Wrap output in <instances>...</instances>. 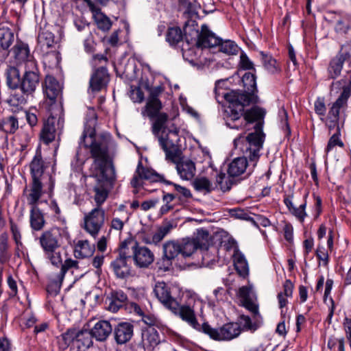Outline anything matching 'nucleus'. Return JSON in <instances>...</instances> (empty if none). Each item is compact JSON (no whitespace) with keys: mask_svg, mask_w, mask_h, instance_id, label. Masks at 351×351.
Masks as SVG:
<instances>
[{"mask_svg":"<svg viewBox=\"0 0 351 351\" xmlns=\"http://www.w3.org/2000/svg\"><path fill=\"white\" fill-rule=\"evenodd\" d=\"M80 143L89 149L93 162L90 167L92 177H102L107 180H116L115 169L112 162L117 144L108 132L96 134L93 128H86Z\"/></svg>","mask_w":351,"mask_h":351,"instance_id":"obj_1","label":"nucleus"},{"mask_svg":"<svg viewBox=\"0 0 351 351\" xmlns=\"http://www.w3.org/2000/svg\"><path fill=\"white\" fill-rule=\"evenodd\" d=\"M228 106L225 110L226 125L231 129L245 128L247 123L263 119L265 112L258 107H253L244 112V108L255 102L253 95H247L237 90L221 93Z\"/></svg>","mask_w":351,"mask_h":351,"instance_id":"obj_2","label":"nucleus"},{"mask_svg":"<svg viewBox=\"0 0 351 351\" xmlns=\"http://www.w3.org/2000/svg\"><path fill=\"white\" fill-rule=\"evenodd\" d=\"M264 137L259 124H257L254 132L249 134L247 136H240L234 139L235 148L240 150L243 156L234 158L229 164L228 173L230 177H237L244 173L248 165H252V169L256 167L260 158L259 152L263 147Z\"/></svg>","mask_w":351,"mask_h":351,"instance_id":"obj_3","label":"nucleus"},{"mask_svg":"<svg viewBox=\"0 0 351 351\" xmlns=\"http://www.w3.org/2000/svg\"><path fill=\"white\" fill-rule=\"evenodd\" d=\"M193 34L195 38V45L200 48H213L217 47L219 51L227 55H235L239 51L237 45L230 40L223 41L215 36L205 24L201 27V31L193 28Z\"/></svg>","mask_w":351,"mask_h":351,"instance_id":"obj_4","label":"nucleus"},{"mask_svg":"<svg viewBox=\"0 0 351 351\" xmlns=\"http://www.w3.org/2000/svg\"><path fill=\"white\" fill-rule=\"evenodd\" d=\"M61 232L58 228H52L44 231L39 237V243L45 258L56 267L62 263V253L58 250L61 245Z\"/></svg>","mask_w":351,"mask_h":351,"instance_id":"obj_5","label":"nucleus"},{"mask_svg":"<svg viewBox=\"0 0 351 351\" xmlns=\"http://www.w3.org/2000/svg\"><path fill=\"white\" fill-rule=\"evenodd\" d=\"M40 82V72L37 62H29L25 66L21 76L19 89L23 95L17 100L19 104H25L26 98L33 97Z\"/></svg>","mask_w":351,"mask_h":351,"instance_id":"obj_6","label":"nucleus"},{"mask_svg":"<svg viewBox=\"0 0 351 351\" xmlns=\"http://www.w3.org/2000/svg\"><path fill=\"white\" fill-rule=\"evenodd\" d=\"M340 89H342L341 95L332 104L328 111V119L332 123L330 125V128L336 125L339 120L340 110L347 105L348 99L351 94V80L343 78L332 83V91Z\"/></svg>","mask_w":351,"mask_h":351,"instance_id":"obj_7","label":"nucleus"},{"mask_svg":"<svg viewBox=\"0 0 351 351\" xmlns=\"http://www.w3.org/2000/svg\"><path fill=\"white\" fill-rule=\"evenodd\" d=\"M241 332L239 323H227L219 328H213L207 323L203 324V332L217 341L231 340L237 337Z\"/></svg>","mask_w":351,"mask_h":351,"instance_id":"obj_8","label":"nucleus"},{"mask_svg":"<svg viewBox=\"0 0 351 351\" xmlns=\"http://www.w3.org/2000/svg\"><path fill=\"white\" fill-rule=\"evenodd\" d=\"M162 108L160 100L147 99L145 108L142 110L143 116L147 115L150 119L156 118L152 125V132L158 136L160 130L164 128L165 123L168 120V116L166 113L160 112Z\"/></svg>","mask_w":351,"mask_h":351,"instance_id":"obj_9","label":"nucleus"},{"mask_svg":"<svg viewBox=\"0 0 351 351\" xmlns=\"http://www.w3.org/2000/svg\"><path fill=\"white\" fill-rule=\"evenodd\" d=\"M105 222V211L101 207H96L85 214L83 228L93 238H96Z\"/></svg>","mask_w":351,"mask_h":351,"instance_id":"obj_10","label":"nucleus"},{"mask_svg":"<svg viewBox=\"0 0 351 351\" xmlns=\"http://www.w3.org/2000/svg\"><path fill=\"white\" fill-rule=\"evenodd\" d=\"M170 309L171 312L178 315L194 329L203 332V324L200 325L196 318L194 309L188 305H180L178 302H173Z\"/></svg>","mask_w":351,"mask_h":351,"instance_id":"obj_11","label":"nucleus"},{"mask_svg":"<svg viewBox=\"0 0 351 351\" xmlns=\"http://www.w3.org/2000/svg\"><path fill=\"white\" fill-rule=\"evenodd\" d=\"M32 180H38L48 182V190L51 193L54 186V180L50 174L44 173V162L40 154H36L30 165Z\"/></svg>","mask_w":351,"mask_h":351,"instance_id":"obj_12","label":"nucleus"},{"mask_svg":"<svg viewBox=\"0 0 351 351\" xmlns=\"http://www.w3.org/2000/svg\"><path fill=\"white\" fill-rule=\"evenodd\" d=\"M347 56H351V42L342 46L341 53L331 60L328 68L330 78L335 79L341 74Z\"/></svg>","mask_w":351,"mask_h":351,"instance_id":"obj_13","label":"nucleus"},{"mask_svg":"<svg viewBox=\"0 0 351 351\" xmlns=\"http://www.w3.org/2000/svg\"><path fill=\"white\" fill-rule=\"evenodd\" d=\"M132 259L136 267L147 268L154 262V255L147 247L136 243L132 247Z\"/></svg>","mask_w":351,"mask_h":351,"instance_id":"obj_14","label":"nucleus"},{"mask_svg":"<svg viewBox=\"0 0 351 351\" xmlns=\"http://www.w3.org/2000/svg\"><path fill=\"white\" fill-rule=\"evenodd\" d=\"M79 0H73L77 3ZM88 7L93 14V17L98 29L103 32H108L112 27V23L109 17L101 11L92 0H82Z\"/></svg>","mask_w":351,"mask_h":351,"instance_id":"obj_15","label":"nucleus"},{"mask_svg":"<svg viewBox=\"0 0 351 351\" xmlns=\"http://www.w3.org/2000/svg\"><path fill=\"white\" fill-rule=\"evenodd\" d=\"M60 265H61V269L53 285L56 287L55 294L59 292L62 282L68 270L71 269H79L82 272L80 276H84L88 272V266H82L79 261L72 258L66 259L64 263H62Z\"/></svg>","mask_w":351,"mask_h":351,"instance_id":"obj_16","label":"nucleus"},{"mask_svg":"<svg viewBox=\"0 0 351 351\" xmlns=\"http://www.w3.org/2000/svg\"><path fill=\"white\" fill-rule=\"evenodd\" d=\"M48 186V182L38 180H32L29 187L23 190V195L31 206H36L43 193V186Z\"/></svg>","mask_w":351,"mask_h":351,"instance_id":"obj_17","label":"nucleus"},{"mask_svg":"<svg viewBox=\"0 0 351 351\" xmlns=\"http://www.w3.org/2000/svg\"><path fill=\"white\" fill-rule=\"evenodd\" d=\"M130 256L120 253L119 256L111 263V267L115 275L119 278H125L131 275L132 270L129 262L131 263Z\"/></svg>","mask_w":351,"mask_h":351,"instance_id":"obj_18","label":"nucleus"},{"mask_svg":"<svg viewBox=\"0 0 351 351\" xmlns=\"http://www.w3.org/2000/svg\"><path fill=\"white\" fill-rule=\"evenodd\" d=\"M238 295L245 308L255 315H258V306L256 303V297L251 287L243 286L240 287L238 291Z\"/></svg>","mask_w":351,"mask_h":351,"instance_id":"obj_19","label":"nucleus"},{"mask_svg":"<svg viewBox=\"0 0 351 351\" xmlns=\"http://www.w3.org/2000/svg\"><path fill=\"white\" fill-rule=\"evenodd\" d=\"M97 178V184L93 186V199L96 203L97 207L101 206L105 202L108 196V184H112L114 180H107L102 177H95Z\"/></svg>","mask_w":351,"mask_h":351,"instance_id":"obj_20","label":"nucleus"},{"mask_svg":"<svg viewBox=\"0 0 351 351\" xmlns=\"http://www.w3.org/2000/svg\"><path fill=\"white\" fill-rule=\"evenodd\" d=\"M154 293L158 300L169 310L171 308L173 302H177L171 296L170 288L165 282H158L156 283Z\"/></svg>","mask_w":351,"mask_h":351,"instance_id":"obj_21","label":"nucleus"},{"mask_svg":"<svg viewBox=\"0 0 351 351\" xmlns=\"http://www.w3.org/2000/svg\"><path fill=\"white\" fill-rule=\"evenodd\" d=\"M134 326L130 322L119 323L114 328V336L118 344L128 342L133 336Z\"/></svg>","mask_w":351,"mask_h":351,"instance_id":"obj_22","label":"nucleus"},{"mask_svg":"<svg viewBox=\"0 0 351 351\" xmlns=\"http://www.w3.org/2000/svg\"><path fill=\"white\" fill-rule=\"evenodd\" d=\"M13 56L17 64H23L24 67L29 62H37L30 53L27 44L19 42L12 49Z\"/></svg>","mask_w":351,"mask_h":351,"instance_id":"obj_23","label":"nucleus"},{"mask_svg":"<svg viewBox=\"0 0 351 351\" xmlns=\"http://www.w3.org/2000/svg\"><path fill=\"white\" fill-rule=\"evenodd\" d=\"M109 75L106 68L101 66L93 74L90 80V88L93 91L98 92L106 86Z\"/></svg>","mask_w":351,"mask_h":351,"instance_id":"obj_24","label":"nucleus"},{"mask_svg":"<svg viewBox=\"0 0 351 351\" xmlns=\"http://www.w3.org/2000/svg\"><path fill=\"white\" fill-rule=\"evenodd\" d=\"M158 141L165 152L166 159L178 164L180 161L181 152L177 146L172 141H169L168 138L160 137Z\"/></svg>","mask_w":351,"mask_h":351,"instance_id":"obj_25","label":"nucleus"},{"mask_svg":"<svg viewBox=\"0 0 351 351\" xmlns=\"http://www.w3.org/2000/svg\"><path fill=\"white\" fill-rule=\"evenodd\" d=\"M112 331L110 323L106 320H99L91 328V334L97 341H104Z\"/></svg>","mask_w":351,"mask_h":351,"instance_id":"obj_26","label":"nucleus"},{"mask_svg":"<svg viewBox=\"0 0 351 351\" xmlns=\"http://www.w3.org/2000/svg\"><path fill=\"white\" fill-rule=\"evenodd\" d=\"M95 250V245L90 244L86 239L78 240L74 242L73 254L76 258H89L93 255Z\"/></svg>","mask_w":351,"mask_h":351,"instance_id":"obj_27","label":"nucleus"},{"mask_svg":"<svg viewBox=\"0 0 351 351\" xmlns=\"http://www.w3.org/2000/svg\"><path fill=\"white\" fill-rule=\"evenodd\" d=\"M158 331L153 327H147L142 330L141 343L145 349H152L160 343Z\"/></svg>","mask_w":351,"mask_h":351,"instance_id":"obj_28","label":"nucleus"},{"mask_svg":"<svg viewBox=\"0 0 351 351\" xmlns=\"http://www.w3.org/2000/svg\"><path fill=\"white\" fill-rule=\"evenodd\" d=\"M293 195H287L284 197V203L287 207L289 211L295 216L300 221L302 222L306 217L305 208L306 206V200L304 201L298 207H295L293 204Z\"/></svg>","mask_w":351,"mask_h":351,"instance_id":"obj_29","label":"nucleus"},{"mask_svg":"<svg viewBox=\"0 0 351 351\" xmlns=\"http://www.w3.org/2000/svg\"><path fill=\"white\" fill-rule=\"evenodd\" d=\"M60 86L56 79L51 75H47L44 86V92L47 97L53 102L60 93Z\"/></svg>","mask_w":351,"mask_h":351,"instance_id":"obj_30","label":"nucleus"},{"mask_svg":"<svg viewBox=\"0 0 351 351\" xmlns=\"http://www.w3.org/2000/svg\"><path fill=\"white\" fill-rule=\"evenodd\" d=\"M176 169L180 178L187 180L192 179L196 171L195 163L191 160H181L176 164Z\"/></svg>","mask_w":351,"mask_h":351,"instance_id":"obj_31","label":"nucleus"},{"mask_svg":"<svg viewBox=\"0 0 351 351\" xmlns=\"http://www.w3.org/2000/svg\"><path fill=\"white\" fill-rule=\"evenodd\" d=\"M328 16L331 22L335 23V29L337 33L346 34L350 27V17L346 14L329 12Z\"/></svg>","mask_w":351,"mask_h":351,"instance_id":"obj_32","label":"nucleus"},{"mask_svg":"<svg viewBox=\"0 0 351 351\" xmlns=\"http://www.w3.org/2000/svg\"><path fill=\"white\" fill-rule=\"evenodd\" d=\"M29 223L32 230H41L45 224L43 213L37 206H32L29 212Z\"/></svg>","mask_w":351,"mask_h":351,"instance_id":"obj_33","label":"nucleus"},{"mask_svg":"<svg viewBox=\"0 0 351 351\" xmlns=\"http://www.w3.org/2000/svg\"><path fill=\"white\" fill-rule=\"evenodd\" d=\"M208 237L209 234L206 230L199 229L197 230V233L192 240L193 242L198 246L201 251V255L202 258V264L204 265L206 263L205 255L204 254H207V252L204 250H207V247L208 245Z\"/></svg>","mask_w":351,"mask_h":351,"instance_id":"obj_34","label":"nucleus"},{"mask_svg":"<svg viewBox=\"0 0 351 351\" xmlns=\"http://www.w3.org/2000/svg\"><path fill=\"white\" fill-rule=\"evenodd\" d=\"M6 82L11 89H17L20 86L21 77L19 70L15 66H8L5 71Z\"/></svg>","mask_w":351,"mask_h":351,"instance_id":"obj_35","label":"nucleus"},{"mask_svg":"<svg viewBox=\"0 0 351 351\" xmlns=\"http://www.w3.org/2000/svg\"><path fill=\"white\" fill-rule=\"evenodd\" d=\"M127 300V295L123 291H114L112 293L108 310L114 313L118 311L121 307L123 306Z\"/></svg>","mask_w":351,"mask_h":351,"instance_id":"obj_36","label":"nucleus"},{"mask_svg":"<svg viewBox=\"0 0 351 351\" xmlns=\"http://www.w3.org/2000/svg\"><path fill=\"white\" fill-rule=\"evenodd\" d=\"M93 338L90 330H77V340L75 346L79 350H86L93 346Z\"/></svg>","mask_w":351,"mask_h":351,"instance_id":"obj_37","label":"nucleus"},{"mask_svg":"<svg viewBox=\"0 0 351 351\" xmlns=\"http://www.w3.org/2000/svg\"><path fill=\"white\" fill-rule=\"evenodd\" d=\"M264 68L270 73L276 74L281 71L280 64L271 56L261 52Z\"/></svg>","mask_w":351,"mask_h":351,"instance_id":"obj_38","label":"nucleus"},{"mask_svg":"<svg viewBox=\"0 0 351 351\" xmlns=\"http://www.w3.org/2000/svg\"><path fill=\"white\" fill-rule=\"evenodd\" d=\"M180 244L178 242L169 241L163 244L162 255L173 261L180 254Z\"/></svg>","mask_w":351,"mask_h":351,"instance_id":"obj_39","label":"nucleus"},{"mask_svg":"<svg viewBox=\"0 0 351 351\" xmlns=\"http://www.w3.org/2000/svg\"><path fill=\"white\" fill-rule=\"evenodd\" d=\"M234 265L239 276L243 278H245L248 276V264L243 254L237 253L234 255Z\"/></svg>","mask_w":351,"mask_h":351,"instance_id":"obj_40","label":"nucleus"},{"mask_svg":"<svg viewBox=\"0 0 351 351\" xmlns=\"http://www.w3.org/2000/svg\"><path fill=\"white\" fill-rule=\"evenodd\" d=\"M56 128L54 123L48 119L44 123L40 136V139L45 144H49L55 138Z\"/></svg>","mask_w":351,"mask_h":351,"instance_id":"obj_41","label":"nucleus"},{"mask_svg":"<svg viewBox=\"0 0 351 351\" xmlns=\"http://www.w3.org/2000/svg\"><path fill=\"white\" fill-rule=\"evenodd\" d=\"M19 128L18 119L10 116L0 121V130L5 133L13 134Z\"/></svg>","mask_w":351,"mask_h":351,"instance_id":"obj_42","label":"nucleus"},{"mask_svg":"<svg viewBox=\"0 0 351 351\" xmlns=\"http://www.w3.org/2000/svg\"><path fill=\"white\" fill-rule=\"evenodd\" d=\"M38 42L43 51L54 46V35L49 31H42L38 36Z\"/></svg>","mask_w":351,"mask_h":351,"instance_id":"obj_43","label":"nucleus"},{"mask_svg":"<svg viewBox=\"0 0 351 351\" xmlns=\"http://www.w3.org/2000/svg\"><path fill=\"white\" fill-rule=\"evenodd\" d=\"M14 40V34L9 28H0V46L3 49H8Z\"/></svg>","mask_w":351,"mask_h":351,"instance_id":"obj_44","label":"nucleus"},{"mask_svg":"<svg viewBox=\"0 0 351 351\" xmlns=\"http://www.w3.org/2000/svg\"><path fill=\"white\" fill-rule=\"evenodd\" d=\"M9 259L8 235L6 232H3L0 234V263H5Z\"/></svg>","mask_w":351,"mask_h":351,"instance_id":"obj_45","label":"nucleus"},{"mask_svg":"<svg viewBox=\"0 0 351 351\" xmlns=\"http://www.w3.org/2000/svg\"><path fill=\"white\" fill-rule=\"evenodd\" d=\"M195 189L199 192L210 193L214 189V187L210 180L205 178H197L193 183Z\"/></svg>","mask_w":351,"mask_h":351,"instance_id":"obj_46","label":"nucleus"},{"mask_svg":"<svg viewBox=\"0 0 351 351\" xmlns=\"http://www.w3.org/2000/svg\"><path fill=\"white\" fill-rule=\"evenodd\" d=\"M242 82L247 93H241L254 95L253 93L256 89V76L251 73H246L242 77Z\"/></svg>","mask_w":351,"mask_h":351,"instance_id":"obj_47","label":"nucleus"},{"mask_svg":"<svg viewBox=\"0 0 351 351\" xmlns=\"http://www.w3.org/2000/svg\"><path fill=\"white\" fill-rule=\"evenodd\" d=\"M180 254L184 258L194 255L196 251L199 249L192 239H186L180 244Z\"/></svg>","mask_w":351,"mask_h":351,"instance_id":"obj_48","label":"nucleus"},{"mask_svg":"<svg viewBox=\"0 0 351 351\" xmlns=\"http://www.w3.org/2000/svg\"><path fill=\"white\" fill-rule=\"evenodd\" d=\"M183 35L182 30L178 27L169 28L167 34V41L170 45H174L182 40Z\"/></svg>","mask_w":351,"mask_h":351,"instance_id":"obj_49","label":"nucleus"},{"mask_svg":"<svg viewBox=\"0 0 351 351\" xmlns=\"http://www.w3.org/2000/svg\"><path fill=\"white\" fill-rule=\"evenodd\" d=\"M216 182L223 191H229L232 186L230 176H227L224 173H220L216 177Z\"/></svg>","mask_w":351,"mask_h":351,"instance_id":"obj_50","label":"nucleus"},{"mask_svg":"<svg viewBox=\"0 0 351 351\" xmlns=\"http://www.w3.org/2000/svg\"><path fill=\"white\" fill-rule=\"evenodd\" d=\"M171 228V225H165L160 227L157 231L152 236V242H153L155 245L160 243L170 232Z\"/></svg>","mask_w":351,"mask_h":351,"instance_id":"obj_51","label":"nucleus"},{"mask_svg":"<svg viewBox=\"0 0 351 351\" xmlns=\"http://www.w3.org/2000/svg\"><path fill=\"white\" fill-rule=\"evenodd\" d=\"M77 330L75 328H70L61 335V339L64 341L65 348L68 347L71 343H76Z\"/></svg>","mask_w":351,"mask_h":351,"instance_id":"obj_52","label":"nucleus"},{"mask_svg":"<svg viewBox=\"0 0 351 351\" xmlns=\"http://www.w3.org/2000/svg\"><path fill=\"white\" fill-rule=\"evenodd\" d=\"M137 173L142 177L143 180H155V178L158 176L156 173H154L152 171L145 168L141 162H139L137 166Z\"/></svg>","mask_w":351,"mask_h":351,"instance_id":"obj_53","label":"nucleus"},{"mask_svg":"<svg viewBox=\"0 0 351 351\" xmlns=\"http://www.w3.org/2000/svg\"><path fill=\"white\" fill-rule=\"evenodd\" d=\"M340 133L339 128L337 133L334 134L329 139L326 151L328 152L331 151L335 146L338 145L340 147H343V143L339 138Z\"/></svg>","mask_w":351,"mask_h":351,"instance_id":"obj_54","label":"nucleus"},{"mask_svg":"<svg viewBox=\"0 0 351 351\" xmlns=\"http://www.w3.org/2000/svg\"><path fill=\"white\" fill-rule=\"evenodd\" d=\"M239 326H242L243 330H255L256 329V326L255 324H253L250 317L247 315H241L239 318Z\"/></svg>","mask_w":351,"mask_h":351,"instance_id":"obj_55","label":"nucleus"},{"mask_svg":"<svg viewBox=\"0 0 351 351\" xmlns=\"http://www.w3.org/2000/svg\"><path fill=\"white\" fill-rule=\"evenodd\" d=\"M315 112L319 116H325L326 112V107L325 99L324 97H318L314 104Z\"/></svg>","mask_w":351,"mask_h":351,"instance_id":"obj_56","label":"nucleus"},{"mask_svg":"<svg viewBox=\"0 0 351 351\" xmlns=\"http://www.w3.org/2000/svg\"><path fill=\"white\" fill-rule=\"evenodd\" d=\"M172 263L173 260L162 255L161 258L158 261L157 266L160 271H167L170 270L172 266Z\"/></svg>","mask_w":351,"mask_h":351,"instance_id":"obj_57","label":"nucleus"},{"mask_svg":"<svg viewBox=\"0 0 351 351\" xmlns=\"http://www.w3.org/2000/svg\"><path fill=\"white\" fill-rule=\"evenodd\" d=\"M162 182L167 184L173 185L175 191H176L183 197L188 198V197H191V193L188 189H186L184 186H180L177 184H174V183H173L170 181L166 180H162Z\"/></svg>","mask_w":351,"mask_h":351,"instance_id":"obj_58","label":"nucleus"},{"mask_svg":"<svg viewBox=\"0 0 351 351\" xmlns=\"http://www.w3.org/2000/svg\"><path fill=\"white\" fill-rule=\"evenodd\" d=\"M316 256L319 261H322L324 265H327L329 261V256L327 250L323 246H318L316 250Z\"/></svg>","mask_w":351,"mask_h":351,"instance_id":"obj_59","label":"nucleus"},{"mask_svg":"<svg viewBox=\"0 0 351 351\" xmlns=\"http://www.w3.org/2000/svg\"><path fill=\"white\" fill-rule=\"evenodd\" d=\"M240 66L243 69L250 70L254 69L253 62L249 59L245 53L240 55Z\"/></svg>","mask_w":351,"mask_h":351,"instance_id":"obj_60","label":"nucleus"},{"mask_svg":"<svg viewBox=\"0 0 351 351\" xmlns=\"http://www.w3.org/2000/svg\"><path fill=\"white\" fill-rule=\"evenodd\" d=\"M37 110L36 108L26 111V120L31 127L36 125L38 123L36 115Z\"/></svg>","mask_w":351,"mask_h":351,"instance_id":"obj_61","label":"nucleus"},{"mask_svg":"<svg viewBox=\"0 0 351 351\" xmlns=\"http://www.w3.org/2000/svg\"><path fill=\"white\" fill-rule=\"evenodd\" d=\"M164 89L161 86H156L149 88V95L147 99L160 100L158 97L162 94Z\"/></svg>","mask_w":351,"mask_h":351,"instance_id":"obj_62","label":"nucleus"},{"mask_svg":"<svg viewBox=\"0 0 351 351\" xmlns=\"http://www.w3.org/2000/svg\"><path fill=\"white\" fill-rule=\"evenodd\" d=\"M129 219V217L127 215L124 220L121 219L119 217H114L111 221V228L117 230H121L123 228L124 223L128 221Z\"/></svg>","mask_w":351,"mask_h":351,"instance_id":"obj_63","label":"nucleus"},{"mask_svg":"<svg viewBox=\"0 0 351 351\" xmlns=\"http://www.w3.org/2000/svg\"><path fill=\"white\" fill-rule=\"evenodd\" d=\"M162 133L167 134V136L169 135H175L178 136L179 130L177 127L175 126L173 123H171V125L167 124V121L165 123L164 128L160 130Z\"/></svg>","mask_w":351,"mask_h":351,"instance_id":"obj_64","label":"nucleus"}]
</instances>
